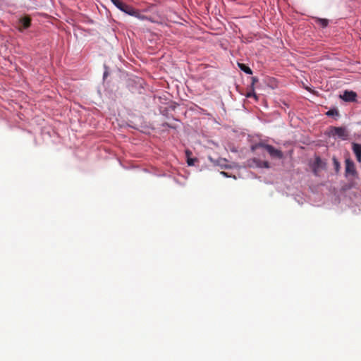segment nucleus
Segmentation results:
<instances>
[{
  "label": "nucleus",
  "instance_id": "nucleus-17",
  "mask_svg": "<svg viewBox=\"0 0 361 361\" xmlns=\"http://www.w3.org/2000/svg\"><path fill=\"white\" fill-rule=\"evenodd\" d=\"M246 97H257L256 95H255V93L252 91V92H247L246 94Z\"/></svg>",
  "mask_w": 361,
  "mask_h": 361
},
{
  "label": "nucleus",
  "instance_id": "nucleus-8",
  "mask_svg": "<svg viewBox=\"0 0 361 361\" xmlns=\"http://www.w3.org/2000/svg\"><path fill=\"white\" fill-rule=\"evenodd\" d=\"M315 23L320 27L324 28L326 27L329 24V20L325 18H315Z\"/></svg>",
  "mask_w": 361,
  "mask_h": 361
},
{
  "label": "nucleus",
  "instance_id": "nucleus-18",
  "mask_svg": "<svg viewBox=\"0 0 361 361\" xmlns=\"http://www.w3.org/2000/svg\"><path fill=\"white\" fill-rule=\"evenodd\" d=\"M187 163L189 166H192L194 164V159H188Z\"/></svg>",
  "mask_w": 361,
  "mask_h": 361
},
{
  "label": "nucleus",
  "instance_id": "nucleus-7",
  "mask_svg": "<svg viewBox=\"0 0 361 361\" xmlns=\"http://www.w3.org/2000/svg\"><path fill=\"white\" fill-rule=\"evenodd\" d=\"M20 22L23 25L24 29L28 28L31 25V19L28 16H25L20 18Z\"/></svg>",
  "mask_w": 361,
  "mask_h": 361
},
{
  "label": "nucleus",
  "instance_id": "nucleus-5",
  "mask_svg": "<svg viewBox=\"0 0 361 361\" xmlns=\"http://www.w3.org/2000/svg\"><path fill=\"white\" fill-rule=\"evenodd\" d=\"M353 151L356 156L357 161L361 162V145L353 142Z\"/></svg>",
  "mask_w": 361,
  "mask_h": 361
},
{
  "label": "nucleus",
  "instance_id": "nucleus-11",
  "mask_svg": "<svg viewBox=\"0 0 361 361\" xmlns=\"http://www.w3.org/2000/svg\"><path fill=\"white\" fill-rule=\"evenodd\" d=\"M125 8H126V11H124L125 13H126L130 16H137V11H135L131 6L128 5L126 7H125Z\"/></svg>",
  "mask_w": 361,
  "mask_h": 361
},
{
  "label": "nucleus",
  "instance_id": "nucleus-14",
  "mask_svg": "<svg viewBox=\"0 0 361 361\" xmlns=\"http://www.w3.org/2000/svg\"><path fill=\"white\" fill-rule=\"evenodd\" d=\"M127 6H128L127 4H126L125 3L122 2L121 4V6H118L117 8H119L121 11L124 12L126 11L125 7H126Z\"/></svg>",
  "mask_w": 361,
  "mask_h": 361
},
{
  "label": "nucleus",
  "instance_id": "nucleus-2",
  "mask_svg": "<svg viewBox=\"0 0 361 361\" xmlns=\"http://www.w3.org/2000/svg\"><path fill=\"white\" fill-rule=\"evenodd\" d=\"M329 133L332 136H337L343 140H348L349 136V133L345 127H331Z\"/></svg>",
  "mask_w": 361,
  "mask_h": 361
},
{
  "label": "nucleus",
  "instance_id": "nucleus-16",
  "mask_svg": "<svg viewBox=\"0 0 361 361\" xmlns=\"http://www.w3.org/2000/svg\"><path fill=\"white\" fill-rule=\"evenodd\" d=\"M111 1L116 7L118 6H121V4L123 2L121 0H111Z\"/></svg>",
  "mask_w": 361,
  "mask_h": 361
},
{
  "label": "nucleus",
  "instance_id": "nucleus-4",
  "mask_svg": "<svg viewBox=\"0 0 361 361\" xmlns=\"http://www.w3.org/2000/svg\"><path fill=\"white\" fill-rule=\"evenodd\" d=\"M345 173L354 176L356 173L355 164L353 161L348 159L345 160Z\"/></svg>",
  "mask_w": 361,
  "mask_h": 361
},
{
  "label": "nucleus",
  "instance_id": "nucleus-3",
  "mask_svg": "<svg viewBox=\"0 0 361 361\" xmlns=\"http://www.w3.org/2000/svg\"><path fill=\"white\" fill-rule=\"evenodd\" d=\"M357 94L353 91L345 90L341 98L345 102H354L356 100Z\"/></svg>",
  "mask_w": 361,
  "mask_h": 361
},
{
  "label": "nucleus",
  "instance_id": "nucleus-1",
  "mask_svg": "<svg viewBox=\"0 0 361 361\" xmlns=\"http://www.w3.org/2000/svg\"><path fill=\"white\" fill-rule=\"evenodd\" d=\"M260 148L265 149L273 158L281 159L283 157V154L281 150L274 148L272 145H267L264 142L257 143L252 147V150H255Z\"/></svg>",
  "mask_w": 361,
  "mask_h": 361
},
{
  "label": "nucleus",
  "instance_id": "nucleus-20",
  "mask_svg": "<svg viewBox=\"0 0 361 361\" xmlns=\"http://www.w3.org/2000/svg\"><path fill=\"white\" fill-rule=\"evenodd\" d=\"M221 174H223L224 176H228L227 173L226 172H221Z\"/></svg>",
  "mask_w": 361,
  "mask_h": 361
},
{
  "label": "nucleus",
  "instance_id": "nucleus-6",
  "mask_svg": "<svg viewBox=\"0 0 361 361\" xmlns=\"http://www.w3.org/2000/svg\"><path fill=\"white\" fill-rule=\"evenodd\" d=\"M322 164V159L319 157H317L315 158L314 166H313V172L317 176L318 173V169L321 167Z\"/></svg>",
  "mask_w": 361,
  "mask_h": 361
},
{
  "label": "nucleus",
  "instance_id": "nucleus-19",
  "mask_svg": "<svg viewBox=\"0 0 361 361\" xmlns=\"http://www.w3.org/2000/svg\"><path fill=\"white\" fill-rule=\"evenodd\" d=\"M258 82V79L256 77L252 78V87L254 85L255 82Z\"/></svg>",
  "mask_w": 361,
  "mask_h": 361
},
{
  "label": "nucleus",
  "instance_id": "nucleus-9",
  "mask_svg": "<svg viewBox=\"0 0 361 361\" xmlns=\"http://www.w3.org/2000/svg\"><path fill=\"white\" fill-rule=\"evenodd\" d=\"M238 67L240 68V69L243 71H244L245 73L247 74H250L251 75L252 73V70L250 69V67L247 66L244 63H238Z\"/></svg>",
  "mask_w": 361,
  "mask_h": 361
},
{
  "label": "nucleus",
  "instance_id": "nucleus-12",
  "mask_svg": "<svg viewBox=\"0 0 361 361\" xmlns=\"http://www.w3.org/2000/svg\"><path fill=\"white\" fill-rule=\"evenodd\" d=\"M326 114L329 116H338V111L337 109H331L329 110Z\"/></svg>",
  "mask_w": 361,
  "mask_h": 361
},
{
  "label": "nucleus",
  "instance_id": "nucleus-13",
  "mask_svg": "<svg viewBox=\"0 0 361 361\" xmlns=\"http://www.w3.org/2000/svg\"><path fill=\"white\" fill-rule=\"evenodd\" d=\"M333 161H334V166H335V169L336 171H338V169L340 167L339 162L338 161V160L336 158H333Z\"/></svg>",
  "mask_w": 361,
  "mask_h": 361
},
{
  "label": "nucleus",
  "instance_id": "nucleus-15",
  "mask_svg": "<svg viewBox=\"0 0 361 361\" xmlns=\"http://www.w3.org/2000/svg\"><path fill=\"white\" fill-rule=\"evenodd\" d=\"M127 6H128L127 4H126L125 3L122 2L121 4V6H118L117 8H119L121 11L124 12L126 11L125 7H126Z\"/></svg>",
  "mask_w": 361,
  "mask_h": 361
},
{
  "label": "nucleus",
  "instance_id": "nucleus-10",
  "mask_svg": "<svg viewBox=\"0 0 361 361\" xmlns=\"http://www.w3.org/2000/svg\"><path fill=\"white\" fill-rule=\"evenodd\" d=\"M255 162L257 164V165L262 168H269L270 165L269 163L267 161H260V160H255Z\"/></svg>",
  "mask_w": 361,
  "mask_h": 361
}]
</instances>
